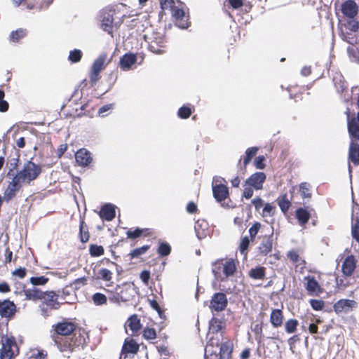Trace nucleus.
Listing matches in <instances>:
<instances>
[{
  "label": "nucleus",
  "instance_id": "4c0bfd02",
  "mask_svg": "<svg viewBox=\"0 0 359 359\" xmlns=\"http://www.w3.org/2000/svg\"><path fill=\"white\" fill-rule=\"evenodd\" d=\"M25 35L26 30L23 29H19L11 32L10 34V40L13 42H18L20 39L25 37Z\"/></svg>",
  "mask_w": 359,
  "mask_h": 359
},
{
  "label": "nucleus",
  "instance_id": "6ab92c4d",
  "mask_svg": "<svg viewBox=\"0 0 359 359\" xmlns=\"http://www.w3.org/2000/svg\"><path fill=\"white\" fill-rule=\"evenodd\" d=\"M273 248V238L272 236H265L261 242L259 248L258 252L262 256L268 255L272 250Z\"/></svg>",
  "mask_w": 359,
  "mask_h": 359
},
{
  "label": "nucleus",
  "instance_id": "c756f323",
  "mask_svg": "<svg viewBox=\"0 0 359 359\" xmlns=\"http://www.w3.org/2000/svg\"><path fill=\"white\" fill-rule=\"evenodd\" d=\"M249 276L252 279L263 280L266 276L265 268L263 266L252 268L249 271Z\"/></svg>",
  "mask_w": 359,
  "mask_h": 359
},
{
  "label": "nucleus",
  "instance_id": "5fc2aeb1",
  "mask_svg": "<svg viewBox=\"0 0 359 359\" xmlns=\"http://www.w3.org/2000/svg\"><path fill=\"white\" fill-rule=\"evenodd\" d=\"M250 244V239L248 236H244L240 243V252L241 254H245Z\"/></svg>",
  "mask_w": 359,
  "mask_h": 359
},
{
  "label": "nucleus",
  "instance_id": "3c124183",
  "mask_svg": "<svg viewBox=\"0 0 359 359\" xmlns=\"http://www.w3.org/2000/svg\"><path fill=\"white\" fill-rule=\"evenodd\" d=\"M143 337L147 339H154L156 337V332L154 328L147 327L143 331Z\"/></svg>",
  "mask_w": 359,
  "mask_h": 359
},
{
  "label": "nucleus",
  "instance_id": "bf43d9fd",
  "mask_svg": "<svg viewBox=\"0 0 359 359\" xmlns=\"http://www.w3.org/2000/svg\"><path fill=\"white\" fill-rule=\"evenodd\" d=\"M142 232H143L142 229L137 228L134 231H131V230L128 231H127V236L129 238H133H133H136L140 237L142 235Z\"/></svg>",
  "mask_w": 359,
  "mask_h": 359
},
{
  "label": "nucleus",
  "instance_id": "9b49d317",
  "mask_svg": "<svg viewBox=\"0 0 359 359\" xmlns=\"http://www.w3.org/2000/svg\"><path fill=\"white\" fill-rule=\"evenodd\" d=\"M20 183L15 177L13 178V180L4 191L3 198L5 201L8 202L15 196L16 193L22 187Z\"/></svg>",
  "mask_w": 359,
  "mask_h": 359
},
{
  "label": "nucleus",
  "instance_id": "cd10ccee",
  "mask_svg": "<svg viewBox=\"0 0 359 359\" xmlns=\"http://www.w3.org/2000/svg\"><path fill=\"white\" fill-rule=\"evenodd\" d=\"M296 217L300 225H305L310 219V213L304 208H299L296 210Z\"/></svg>",
  "mask_w": 359,
  "mask_h": 359
},
{
  "label": "nucleus",
  "instance_id": "f3484780",
  "mask_svg": "<svg viewBox=\"0 0 359 359\" xmlns=\"http://www.w3.org/2000/svg\"><path fill=\"white\" fill-rule=\"evenodd\" d=\"M99 215L102 219L111 221L116 216L115 205L111 203L104 205L101 208Z\"/></svg>",
  "mask_w": 359,
  "mask_h": 359
},
{
  "label": "nucleus",
  "instance_id": "1a4fd4ad",
  "mask_svg": "<svg viewBox=\"0 0 359 359\" xmlns=\"http://www.w3.org/2000/svg\"><path fill=\"white\" fill-rule=\"evenodd\" d=\"M341 11L348 18H355L358 13V6L354 0H346L341 5Z\"/></svg>",
  "mask_w": 359,
  "mask_h": 359
},
{
  "label": "nucleus",
  "instance_id": "a18cd8bd",
  "mask_svg": "<svg viewBox=\"0 0 359 359\" xmlns=\"http://www.w3.org/2000/svg\"><path fill=\"white\" fill-rule=\"evenodd\" d=\"M351 234L353 238L359 243V218H357L355 223L352 224Z\"/></svg>",
  "mask_w": 359,
  "mask_h": 359
},
{
  "label": "nucleus",
  "instance_id": "f03ea898",
  "mask_svg": "<svg viewBox=\"0 0 359 359\" xmlns=\"http://www.w3.org/2000/svg\"><path fill=\"white\" fill-rule=\"evenodd\" d=\"M42 171L41 166L32 162V161H27L22 169L18 172L15 177L20 182H30L36 180Z\"/></svg>",
  "mask_w": 359,
  "mask_h": 359
},
{
  "label": "nucleus",
  "instance_id": "c85d7f7f",
  "mask_svg": "<svg viewBox=\"0 0 359 359\" xmlns=\"http://www.w3.org/2000/svg\"><path fill=\"white\" fill-rule=\"evenodd\" d=\"M128 327L133 331V333L138 332L141 329L140 320L137 318V315L131 316L127 320Z\"/></svg>",
  "mask_w": 359,
  "mask_h": 359
},
{
  "label": "nucleus",
  "instance_id": "a211bd4d",
  "mask_svg": "<svg viewBox=\"0 0 359 359\" xmlns=\"http://www.w3.org/2000/svg\"><path fill=\"white\" fill-rule=\"evenodd\" d=\"M75 158L77 163L81 166H87L92 161L90 153L85 149H79L75 154Z\"/></svg>",
  "mask_w": 359,
  "mask_h": 359
},
{
  "label": "nucleus",
  "instance_id": "680f3d73",
  "mask_svg": "<svg viewBox=\"0 0 359 359\" xmlns=\"http://www.w3.org/2000/svg\"><path fill=\"white\" fill-rule=\"evenodd\" d=\"M274 207L271 205L270 203L265 204L263 210L262 214L263 216H271L273 215V210Z\"/></svg>",
  "mask_w": 359,
  "mask_h": 359
},
{
  "label": "nucleus",
  "instance_id": "2eb2a0df",
  "mask_svg": "<svg viewBox=\"0 0 359 359\" xmlns=\"http://www.w3.org/2000/svg\"><path fill=\"white\" fill-rule=\"evenodd\" d=\"M356 267V261L353 255H349L346 257L343 262L341 269L345 276H351Z\"/></svg>",
  "mask_w": 359,
  "mask_h": 359
},
{
  "label": "nucleus",
  "instance_id": "72a5a7b5",
  "mask_svg": "<svg viewBox=\"0 0 359 359\" xmlns=\"http://www.w3.org/2000/svg\"><path fill=\"white\" fill-rule=\"evenodd\" d=\"M210 347H213V341L212 339L208 343L205 349V359H220V357L216 351L210 349Z\"/></svg>",
  "mask_w": 359,
  "mask_h": 359
},
{
  "label": "nucleus",
  "instance_id": "412c9836",
  "mask_svg": "<svg viewBox=\"0 0 359 359\" xmlns=\"http://www.w3.org/2000/svg\"><path fill=\"white\" fill-rule=\"evenodd\" d=\"M348 159L354 165H359V144L351 140L349 145Z\"/></svg>",
  "mask_w": 359,
  "mask_h": 359
},
{
  "label": "nucleus",
  "instance_id": "4be33fe9",
  "mask_svg": "<svg viewBox=\"0 0 359 359\" xmlns=\"http://www.w3.org/2000/svg\"><path fill=\"white\" fill-rule=\"evenodd\" d=\"M137 61V57L133 53H126L120 60V67L123 70L129 69Z\"/></svg>",
  "mask_w": 359,
  "mask_h": 359
},
{
  "label": "nucleus",
  "instance_id": "0e129e2a",
  "mask_svg": "<svg viewBox=\"0 0 359 359\" xmlns=\"http://www.w3.org/2000/svg\"><path fill=\"white\" fill-rule=\"evenodd\" d=\"M27 274V270L25 268H19L15 269L13 272V275L19 277L20 278H23L25 277Z\"/></svg>",
  "mask_w": 359,
  "mask_h": 359
},
{
  "label": "nucleus",
  "instance_id": "338daca9",
  "mask_svg": "<svg viewBox=\"0 0 359 359\" xmlns=\"http://www.w3.org/2000/svg\"><path fill=\"white\" fill-rule=\"evenodd\" d=\"M230 6L233 9L241 8L243 5V0H227Z\"/></svg>",
  "mask_w": 359,
  "mask_h": 359
},
{
  "label": "nucleus",
  "instance_id": "58836bf2",
  "mask_svg": "<svg viewBox=\"0 0 359 359\" xmlns=\"http://www.w3.org/2000/svg\"><path fill=\"white\" fill-rule=\"evenodd\" d=\"M84 222L81 221L79 226L80 240L82 243H86L89 240V232L87 227L84 228Z\"/></svg>",
  "mask_w": 359,
  "mask_h": 359
},
{
  "label": "nucleus",
  "instance_id": "473e14b6",
  "mask_svg": "<svg viewBox=\"0 0 359 359\" xmlns=\"http://www.w3.org/2000/svg\"><path fill=\"white\" fill-rule=\"evenodd\" d=\"M278 204L283 212L285 213L290 207V201L287 198V194H284L277 199Z\"/></svg>",
  "mask_w": 359,
  "mask_h": 359
},
{
  "label": "nucleus",
  "instance_id": "393cba45",
  "mask_svg": "<svg viewBox=\"0 0 359 359\" xmlns=\"http://www.w3.org/2000/svg\"><path fill=\"white\" fill-rule=\"evenodd\" d=\"M43 291L35 287H33L31 289L23 290V293L25 296L26 299L32 300L34 302L37 300H41V297L43 295Z\"/></svg>",
  "mask_w": 359,
  "mask_h": 359
},
{
  "label": "nucleus",
  "instance_id": "774afa93",
  "mask_svg": "<svg viewBox=\"0 0 359 359\" xmlns=\"http://www.w3.org/2000/svg\"><path fill=\"white\" fill-rule=\"evenodd\" d=\"M253 193L254 191L252 187H245L243 191V196L246 199H249L253 196Z\"/></svg>",
  "mask_w": 359,
  "mask_h": 359
},
{
  "label": "nucleus",
  "instance_id": "39448f33",
  "mask_svg": "<svg viewBox=\"0 0 359 359\" xmlns=\"http://www.w3.org/2000/svg\"><path fill=\"white\" fill-rule=\"evenodd\" d=\"M227 304L226 295L223 292H216L212 295L209 306L212 311L219 312L224 311Z\"/></svg>",
  "mask_w": 359,
  "mask_h": 359
},
{
  "label": "nucleus",
  "instance_id": "4468645a",
  "mask_svg": "<svg viewBox=\"0 0 359 359\" xmlns=\"http://www.w3.org/2000/svg\"><path fill=\"white\" fill-rule=\"evenodd\" d=\"M15 344L14 338L5 337L2 339L1 357L2 359H10L13 355L12 346Z\"/></svg>",
  "mask_w": 359,
  "mask_h": 359
},
{
  "label": "nucleus",
  "instance_id": "864d4df0",
  "mask_svg": "<svg viewBox=\"0 0 359 359\" xmlns=\"http://www.w3.org/2000/svg\"><path fill=\"white\" fill-rule=\"evenodd\" d=\"M349 20L348 21V29L353 32H356L359 29V22L358 20H356L355 18H348Z\"/></svg>",
  "mask_w": 359,
  "mask_h": 359
},
{
  "label": "nucleus",
  "instance_id": "79ce46f5",
  "mask_svg": "<svg viewBox=\"0 0 359 359\" xmlns=\"http://www.w3.org/2000/svg\"><path fill=\"white\" fill-rule=\"evenodd\" d=\"M310 184L307 182H302L299 185V191L303 198H311Z\"/></svg>",
  "mask_w": 359,
  "mask_h": 359
},
{
  "label": "nucleus",
  "instance_id": "c9c22d12",
  "mask_svg": "<svg viewBox=\"0 0 359 359\" xmlns=\"http://www.w3.org/2000/svg\"><path fill=\"white\" fill-rule=\"evenodd\" d=\"M164 47L163 46V41L161 39L159 42L153 41L149 46V50H151L152 53L161 55L164 53V50L160 48Z\"/></svg>",
  "mask_w": 359,
  "mask_h": 359
},
{
  "label": "nucleus",
  "instance_id": "052dcab7",
  "mask_svg": "<svg viewBox=\"0 0 359 359\" xmlns=\"http://www.w3.org/2000/svg\"><path fill=\"white\" fill-rule=\"evenodd\" d=\"M260 224L258 222L255 223L249 229V233L252 239H253L256 235L257 234L259 229H260Z\"/></svg>",
  "mask_w": 359,
  "mask_h": 359
},
{
  "label": "nucleus",
  "instance_id": "9d476101",
  "mask_svg": "<svg viewBox=\"0 0 359 359\" xmlns=\"http://www.w3.org/2000/svg\"><path fill=\"white\" fill-rule=\"evenodd\" d=\"M266 178V176L265 173L262 172H257L246 180L245 184L253 187L256 190H259L262 189L263 184L265 182Z\"/></svg>",
  "mask_w": 359,
  "mask_h": 359
},
{
  "label": "nucleus",
  "instance_id": "8fccbe9b",
  "mask_svg": "<svg viewBox=\"0 0 359 359\" xmlns=\"http://www.w3.org/2000/svg\"><path fill=\"white\" fill-rule=\"evenodd\" d=\"M191 114V110L189 107L183 106L180 107L178 110V116L181 118H187Z\"/></svg>",
  "mask_w": 359,
  "mask_h": 359
},
{
  "label": "nucleus",
  "instance_id": "de8ad7c7",
  "mask_svg": "<svg viewBox=\"0 0 359 359\" xmlns=\"http://www.w3.org/2000/svg\"><path fill=\"white\" fill-rule=\"evenodd\" d=\"M311 306L315 311H320L325 306V302L320 299H311L309 301Z\"/></svg>",
  "mask_w": 359,
  "mask_h": 359
},
{
  "label": "nucleus",
  "instance_id": "5701e85b",
  "mask_svg": "<svg viewBox=\"0 0 359 359\" xmlns=\"http://www.w3.org/2000/svg\"><path fill=\"white\" fill-rule=\"evenodd\" d=\"M232 351L233 344L230 341H226L222 343L218 355L220 359H231Z\"/></svg>",
  "mask_w": 359,
  "mask_h": 359
},
{
  "label": "nucleus",
  "instance_id": "ddd939ff",
  "mask_svg": "<svg viewBox=\"0 0 359 359\" xmlns=\"http://www.w3.org/2000/svg\"><path fill=\"white\" fill-rule=\"evenodd\" d=\"M357 303L354 300L351 299H340L337 301L333 306L334 311L337 313H340L342 312L347 313L353 307H354Z\"/></svg>",
  "mask_w": 359,
  "mask_h": 359
},
{
  "label": "nucleus",
  "instance_id": "0eeeda50",
  "mask_svg": "<svg viewBox=\"0 0 359 359\" xmlns=\"http://www.w3.org/2000/svg\"><path fill=\"white\" fill-rule=\"evenodd\" d=\"M101 21V28L108 34L112 36L113 34V22L114 15L111 11L103 10L100 15Z\"/></svg>",
  "mask_w": 359,
  "mask_h": 359
},
{
  "label": "nucleus",
  "instance_id": "a19ab883",
  "mask_svg": "<svg viewBox=\"0 0 359 359\" xmlns=\"http://www.w3.org/2000/svg\"><path fill=\"white\" fill-rule=\"evenodd\" d=\"M82 52L79 49H74L71 50L69 55V60H70L73 63L78 62L81 60L82 57Z\"/></svg>",
  "mask_w": 359,
  "mask_h": 359
},
{
  "label": "nucleus",
  "instance_id": "6e6552de",
  "mask_svg": "<svg viewBox=\"0 0 359 359\" xmlns=\"http://www.w3.org/2000/svg\"><path fill=\"white\" fill-rule=\"evenodd\" d=\"M172 17L175 20V25L181 29H187L189 26V15H187L182 8L177 6L172 11Z\"/></svg>",
  "mask_w": 359,
  "mask_h": 359
},
{
  "label": "nucleus",
  "instance_id": "7c9ffc66",
  "mask_svg": "<svg viewBox=\"0 0 359 359\" xmlns=\"http://www.w3.org/2000/svg\"><path fill=\"white\" fill-rule=\"evenodd\" d=\"M223 269V261L222 259H219L215 261L212 264V271L217 280H224V278L222 277L221 273V270Z\"/></svg>",
  "mask_w": 359,
  "mask_h": 359
},
{
  "label": "nucleus",
  "instance_id": "13d9d810",
  "mask_svg": "<svg viewBox=\"0 0 359 359\" xmlns=\"http://www.w3.org/2000/svg\"><path fill=\"white\" fill-rule=\"evenodd\" d=\"M264 161L265 157L264 156H259L255 158L254 161L255 166L257 169H264L265 168Z\"/></svg>",
  "mask_w": 359,
  "mask_h": 359
},
{
  "label": "nucleus",
  "instance_id": "2f4dec72",
  "mask_svg": "<svg viewBox=\"0 0 359 359\" xmlns=\"http://www.w3.org/2000/svg\"><path fill=\"white\" fill-rule=\"evenodd\" d=\"M223 328V323L221 320L213 317L209 323V329L212 333H217Z\"/></svg>",
  "mask_w": 359,
  "mask_h": 359
},
{
  "label": "nucleus",
  "instance_id": "f704fd0d",
  "mask_svg": "<svg viewBox=\"0 0 359 359\" xmlns=\"http://www.w3.org/2000/svg\"><path fill=\"white\" fill-rule=\"evenodd\" d=\"M298 325H299V322L297 320L289 319L288 320H287L285 322V332L287 334L294 333L296 331Z\"/></svg>",
  "mask_w": 359,
  "mask_h": 359
},
{
  "label": "nucleus",
  "instance_id": "dca6fc26",
  "mask_svg": "<svg viewBox=\"0 0 359 359\" xmlns=\"http://www.w3.org/2000/svg\"><path fill=\"white\" fill-rule=\"evenodd\" d=\"M16 306L13 302L4 300L0 302V316L1 317H10L15 312Z\"/></svg>",
  "mask_w": 359,
  "mask_h": 359
},
{
  "label": "nucleus",
  "instance_id": "6e6d98bb",
  "mask_svg": "<svg viewBox=\"0 0 359 359\" xmlns=\"http://www.w3.org/2000/svg\"><path fill=\"white\" fill-rule=\"evenodd\" d=\"M160 4L162 9L170 8L172 11L176 7L173 0H160Z\"/></svg>",
  "mask_w": 359,
  "mask_h": 359
},
{
  "label": "nucleus",
  "instance_id": "ea45409f",
  "mask_svg": "<svg viewBox=\"0 0 359 359\" xmlns=\"http://www.w3.org/2000/svg\"><path fill=\"white\" fill-rule=\"evenodd\" d=\"M171 252V247L167 243H161L158 248V253L161 257H165L170 255Z\"/></svg>",
  "mask_w": 359,
  "mask_h": 359
},
{
  "label": "nucleus",
  "instance_id": "7ed1b4c3",
  "mask_svg": "<svg viewBox=\"0 0 359 359\" xmlns=\"http://www.w3.org/2000/svg\"><path fill=\"white\" fill-rule=\"evenodd\" d=\"M106 59L107 55L102 53L93 62L89 76L92 86H95L100 79V73L104 68Z\"/></svg>",
  "mask_w": 359,
  "mask_h": 359
},
{
  "label": "nucleus",
  "instance_id": "aec40b11",
  "mask_svg": "<svg viewBox=\"0 0 359 359\" xmlns=\"http://www.w3.org/2000/svg\"><path fill=\"white\" fill-rule=\"evenodd\" d=\"M306 283L305 287L310 295L318 294L320 291V286L314 277L307 276L305 278Z\"/></svg>",
  "mask_w": 359,
  "mask_h": 359
},
{
  "label": "nucleus",
  "instance_id": "e2e57ef3",
  "mask_svg": "<svg viewBox=\"0 0 359 359\" xmlns=\"http://www.w3.org/2000/svg\"><path fill=\"white\" fill-rule=\"evenodd\" d=\"M251 203L257 211H259L264 205V201L260 197L255 198L252 200Z\"/></svg>",
  "mask_w": 359,
  "mask_h": 359
},
{
  "label": "nucleus",
  "instance_id": "4d7b16f0",
  "mask_svg": "<svg viewBox=\"0 0 359 359\" xmlns=\"http://www.w3.org/2000/svg\"><path fill=\"white\" fill-rule=\"evenodd\" d=\"M99 274L100 278L104 280L109 281L111 279L112 273L107 269H102Z\"/></svg>",
  "mask_w": 359,
  "mask_h": 359
},
{
  "label": "nucleus",
  "instance_id": "a878e982",
  "mask_svg": "<svg viewBox=\"0 0 359 359\" xmlns=\"http://www.w3.org/2000/svg\"><path fill=\"white\" fill-rule=\"evenodd\" d=\"M283 315L280 309H273L270 316V322L274 327H280L283 324Z\"/></svg>",
  "mask_w": 359,
  "mask_h": 359
},
{
  "label": "nucleus",
  "instance_id": "423d86ee",
  "mask_svg": "<svg viewBox=\"0 0 359 359\" xmlns=\"http://www.w3.org/2000/svg\"><path fill=\"white\" fill-rule=\"evenodd\" d=\"M59 294L54 291H46L43 292L41 304H44L50 309H58L60 307V303L57 301Z\"/></svg>",
  "mask_w": 359,
  "mask_h": 359
},
{
  "label": "nucleus",
  "instance_id": "69168bd1",
  "mask_svg": "<svg viewBox=\"0 0 359 359\" xmlns=\"http://www.w3.org/2000/svg\"><path fill=\"white\" fill-rule=\"evenodd\" d=\"M149 278H150V272L149 271L144 270L141 272L140 279L144 284H146V285L148 284Z\"/></svg>",
  "mask_w": 359,
  "mask_h": 359
},
{
  "label": "nucleus",
  "instance_id": "20e7f679",
  "mask_svg": "<svg viewBox=\"0 0 359 359\" xmlns=\"http://www.w3.org/2000/svg\"><path fill=\"white\" fill-rule=\"evenodd\" d=\"M218 180L216 179V177L213 178L212 181V194L213 196L215 198V200L219 202L222 203L223 201H224L226 198L229 196V189L228 187L222 184H215ZM222 207H229L228 204H225V203H221Z\"/></svg>",
  "mask_w": 359,
  "mask_h": 359
},
{
  "label": "nucleus",
  "instance_id": "e433bc0d",
  "mask_svg": "<svg viewBox=\"0 0 359 359\" xmlns=\"http://www.w3.org/2000/svg\"><path fill=\"white\" fill-rule=\"evenodd\" d=\"M89 252L92 257H100L104 255V250L101 245L91 244L89 247Z\"/></svg>",
  "mask_w": 359,
  "mask_h": 359
},
{
  "label": "nucleus",
  "instance_id": "49530a36",
  "mask_svg": "<svg viewBox=\"0 0 359 359\" xmlns=\"http://www.w3.org/2000/svg\"><path fill=\"white\" fill-rule=\"evenodd\" d=\"M48 280V278L45 276L32 277L30 278V283L34 285H43Z\"/></svg>",
  "mask_w": 359,
  "mask_h": 359
},
{
  "label": "nucleus",
  "instance_id": "f8f14e48",
  "mask_svg": "<svg viewBox=\"0 0 359 359\" xmlns=\"http://www.w3.org/2000/svg\"><path fill=\"white\" fill-rule=\"evenodd\" d=\"M347 116V128L348 133L351 138V140L359 141V124L355 121V119L350 118L349 109L347 108L346 111Z\"/></svg>",
  "mask_w": 359,
  "mask_h": 359
},
{
  "label": "nucleus",
  "instance_id": "c03bdc74",
  "mask_svg": "<svg viewBox=\"0 0 359 359\" xmlns=\"http://www.w3.org/2000/svg\"><path fill=\"white\" fill-rule=\"evenodd\" d=\"M93 300L95 305H102L107 302V297L104 294L97 292L93 294Z\"/></svg>",
  "mask_w": 359,
  "mask_h": 359
},
{
  "label": "nucleus",
  "instance_id": "603ef678",
  "mask_svg": "<svg viewBox=\"0 0 359 359\" xmlns=\"http://www.w3.org/2000/svg\"><path fill=\"white\" fill-rule=\"evenodd\" d=\"M149 302L151 307L158 312L161 318H163L164 317V312L158 305V302L155 299H149Z\"/></svg>",
  "mask_w": 359,
  "mask_h": 359
},
{
  "label": "nucleus",
  "instance_id": "bb28decb",
  "mask_svg": "<svg viewBox=\"0 0 359 359\" xmlns=\"http://www.w3.org/2000/svg\"><path fill=\"white\" fill-rule=\"evenodd\" d=\"M236 270V266L232 259H227L225 263H223V273L224 275V278L233 276Z\"/></svg>",
  "mask_w": 359,
  "mask_h": 359
},
{
  "label": "nucleus",
  "instance_id": "b1692460",
  "mask_svg": "<svg viewBox=\"0 0 359 359\" xmlns=\"http://www.w3.org/2000/svg\"><path fill=\"white\" fill-rule=\"evenodd\" d=\"M139 351V345L134 339H126L122 347L121 355L126 353L135 354Z\"/></svg>",
  "mask_w": 359,
  "mask_h": 359
},
{
  "label": "nucleus",
  "instance_id": "f257e3e1",
  "mask_svg": "<svg viewBox=\"0 0 359 359\" xmlns=\"http://www.w3.org/2000/svg\"><path fill=\"white\" fill-rule=\"evenodd\" d=\"M53 327L55 334L52 335V339L60 352L72 353L80 347L83 348V345L86 343L83 335L81 333L79 334L75 333L70 337L76 329V325L74 323L64 321L58 323Z\"/></svg>",
  "mask_w": 359,
  "mask_h": 359
},
{
  "label": "nucleus",
  "instance_id": "09e8293b",
  "mask_svg": "<svg viewBox=\"0 0 359 359\" xmlns=\"http://www.w3.org/2000/svg\"><path fill=\"white\" fill-rule=\"evenodd\" d=\"M203 225H205L206 226L207 224L204 221H202L201 222L198 221L195 225V231L196 233V236L200 240L206 236V233L204 231V230H203L202 232L199 231V227H202Z\"/></svg>",
  "mask_w": 359,
  "mask_h": 359
},
{
  "label": "nucleus",
  "instance_id": "37998d69",
  "mask_svg": "<svg viewBox=\"0 0 359 359\" xmlns=\"http://www.w3.org/2000/svg\"><path fill=\"white\" fill-rule=\"evenodd\" d=\"M150 246L148 245H143L141 248H138L136 249H134L130 253V255L131 258H137L139 257L140 255H144L146 253V252L149 249Z\"/></svg>",
  "mask_w": 359,
  "mask_h": 359
}]
</instances>
